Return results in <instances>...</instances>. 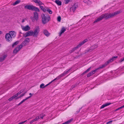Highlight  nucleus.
Instances as JSON below:
<instances>
[{"label":"nucleus","instance_id":"nucleus-1","mask_svg":"<svg viewBox=\"0 0 124 124\" xmlns=\"http://www.w3.org/2000/svg\"><path fill=\"white\" fill-rule=\"evenodd\" d=\"M120 13V11H117L112 13H107L103 14L97 18L94 22L95 23L99 21L103 18L106 20L110 18H112Z\"/></svg>","mask_w":124,"mask_h":124},{"label":"nucleus","instance_id":"nucleus-2","mask_svg":"<svg viewBox=\"0 0 124 124\" xmlns=\"http://www.w3.org/2000/svg\"><path fill=\"white\" fill-rule=\"evenodd\" d=\"M16 36V33L13 31L9 32V33L6 34L5 38L6 41L9 42H11L13 39Z\"/></svg>","mask_w":124,"mask_h":124},{"label":"nucleus","instance_id":"nucleus-3","mask_svg":"<svg viewBox=\"0 0 124 124\" xmlns=\"http://www.w3.org/2000/svg\"><path fill=\"white\" fill-rule=\"evenodd\" d=\"M39 32V26H37L35 28L34 31L31 30L27 32V33L28 36H32L34 37H36L38 36Z\"/></svg>","mask_w":124,"mask_h":124},{"label":"nucleus","instance_id":"nucleus-4","mask_svg":"<svg viewBox=\"0 0 124 124\" xmlns=\"http://www.w3.org/2000/svg\"><path fill=\"white\" fill-rule=\"evenodd\" d=\"M118 57V56H115L113 57H112V58L110 59L107 62H105V64H104L102 65L100 67L97 68V70L99 69H102L103 67L106 66L108 64L110 63L111 62H112L113 61L116 59V58Z\"/></svg>","mask_w":124,"mask_h":124},{"label":"nucleus","instance_id":"nucleus-5","mask_svg":"<svg viewBox=\"0 0 124 124\" xmlns=\"http://www.w3.org/2000/svg\"><path fill=\"white\" fill-rule=\"evenodd\" d=\"M88 41L87 39H84L77 46L73 48L72 49L70 50L69 51L70 53L71 54L74 51L76 50L78 48L82 45L84 44L85 43L87 42Z\"/></svg>","mask_w":124,"mask_h":124},{"label":"nucleus","instance_id":"nucleus-6","mask_svg":"<svg viewBox=\"0 0 124 124\" xmlns=\"http://www.w3.org/2000/svg\"><path fill=\"white\" fill-rule=\"evenodd\" d=\"M41 16L42 22L43 24H46L50 20V16L46 17L44 14H43Z\"/></svg>","mask_w":124,"mask_h":124},{"label":"nucleus","instance_id":"nucleus-7","mask_svg":"<svg viewBox=\"0 0 124 124\" xmlns=\"http://www.w3.org/2000/svg\"><path fill=\"white\" fill-rule=\"evenodd\" d=\"M24 8H25L32 11H34L37 12H39L40 11L38 8L32 5H26L25 6Z\"/></svg>","mask_w":124,"mask_h":124},{"label":"nucleus","instance_id":"nucleus-8","mask_svg":"<svg viewBox=\"0 0 124 124\" xmlns=\"http://www.w3.org/2000/svg\"><path fill=\"white\" fill-rule=\"evenodd\" d=\"M33 17L31 16L30 18L33 22H35V21H37L38 20V13L36 12H34Z\"/></svg>","mask_w":124,"mask_h":124},{"label":"nucleus","instance_id":"nucleus-9","mask_svg":"<svg viewBox=\"0 0 124 124\" xmlns=\"http://www.w3.org/2000/svg\"><path fill=\"white\" fill-rule=\"evenodd\" d=\"M23 46V45L22 43L20 45H19L15 49L13 50V53L16 54L17 52L21 49Z\"/></svg>","mask_w":124,"mask_h":124},{"label":"nucleus","instance_id":"nucleus-10","mask_svg":"<svg viewBox=\"0 0 124 124\" xmlns=\"http://www.w3.org/2000/svg\"><path fill=\"white\" fill-rule=\"evenodd\" d=\"M30 41V38H26L24 40L22 43L23 46H26L27 44Z\"/></svg>","mask_w":124,"mask_h":124},{"label":"nucleus","instance_id":"nucleus-11","mask_svg":"<svg viewBox=\"0 0 124 124\" xmlns=\"http://www.w3.org/2000/svg\"><path fill=\"white\" fill-rule=\"evenodd\" d=\"M78 7V5L77 4H75L72 7L70 8V11H72L74 12L75 10Z\"/></svg>","mask_w":124,"mask_h":124},{"label":"nucleus","instance_id":"nucleus-12","mask_svg":"<svg viewBox=\"0 0 124 124\" xmlns=\"http://www.w3.org/2000/svg\"><path fill=\"white\" fill-rule=\"evenodd\" d=\"M71 68L68 70H67L65 71L63 73L61 74L60 75V77H61L67 74L70 71V70H71Z\"/></svg>","mask_w":124,"mask_h":124},{"label":"nucleus","instance_id":"nucleus-13","mask_svg":"<svg viewBox=\"0 0 124 124\" xmlns=\"http://www.w3.org/2000/svg\"><path fill=\"white\" fill-rule=\"evenodd\" d=\"M22 29L23 31H26L30 30V28L28 25H27L22 28Z\"/></svg>","mask_w":124,"mask_h":124},{"label":"nucleus","instance_id":"nucleus-14","mask_svg":"<svg viewBox=\"0 0 124 124\" xmlns=\"http://www.w3.org/2000/svg\"><path fill=\"white\" fill-rule=\"evenodd\" d=\"M111 104V103H106L105 104L103 105L100 108L101 109L103 108H104L105 107L107 106H108L109 105Z\"/></svg>","mask_w":124,"mask_h":124},{"label":"nucleus","instance_id":"nucleus-15","mask_svg":"<svg viewBox=\"0 0 124 124\" xmlns=\"http://www.w3.org/2000/svg\"><path fill=\"white\" fill-rule=\"evenodd\" d=\"M66 30V29L64 27L62 28L61 31L59 33V36H61V35Z\"/></svg>","mask_w":124,"mask_h":124},{"label":"nucleus","instance_id":"nucleus-16","mask_svg":"<svg viewBox=\"0 0 124 124\" xmlns=\"http://www.w3.org/2000/svg\"><path fill=\"white\" fill-rule=\"evenodd\" d=\"M43 33L47 37L49 36L50 35V33L48 32V31L46 30H44Z\"/></svg>","mask_w":124,"mask_h":124},{"label":"nucleus","instance_id":"nucleus-17","mask_svg":"<svg viewBox=\"0 0 124 124\" xmlns=\"http://www.w3.org/2000/svg\"><path fill=\"white\" fill-rule=\"evenodd\" d=\"M55 2L59 6H61L62 5L61 1L59 0H56Z\"/></svg>","mask_w":124,"mask_h":124},{"label":"nucleus","instance_id":"nucleus-18","mask_svg":"<svg viewBox=\"0 0 124 124\" xmlns=\"http://www.w3.org/2000/svg\"><path fill=\"white\" fill-rule=\"evenodd\" d=\"M24 91V89H22L20 90L19 92H18L17 93L15 94L16 97H17L18 95L20 94L21 93L23 92Z\"/></svg>","mask_w":124,"mask_h":124},{"label":"nucleus","instance_id":"nucleus-19","mask_svg":"<svg viewBox=\"0 0 124 124\" xmlns=\"http://www.w3.org/2000/svg\"><path fill=\"white\" fill-rule=\"evenodd\" d=\"M91 67H90V68H89L88 69L86 70L82 74V75H83L85 74V73H86L88 72L89 71H90V69H91Z\"/></svg>","mask_w":124,"mask_h":124},{"label":"nucleus","instance_id":"nucleus-20","mask_svg":"<svg viewBox=\"0 0 124 124\" xmlns=\"http://www.w3.org/2000/svg\"><path fill=\"white\" fill-rule=\"evenodd\" d=\"M84 2L88 5H90L91 3V2L89 0L87 1L85 0L84 1Z\"/></svg>","mask_w":124,"mask_h":124},{"label":"nucleus","instance_id":"nucleus-21","mask_svg":"<svg viewBox=\"0 0 124 124\" xmlns=\"http://www.w3.org/2000/svg\"><path fill=\"white\" fill-rule=\"evenodd\" d=\"M6 57V55H4L2 57H1L0 58V62H2L3 61Z\"/></svg>","mask_w":124,"mask_h":124},{"label":"nucleus","instance_id":"nucleus-22","mask_svg":"<svg viewBox=\"0 0 124 124\" xmlns=\"http://www.w3.org/2000/svg\"><path fill=\"white\" fill-rule=\"evenodd\" d=\"M16 97V96L15 95H13V96L9 98L8 100L10 101H12L13 99H15Z\"/></svg>","mask_w":124,"mask_h":124},{"label":"nucleus","instance_id":"nucleus-23","mask_svg":"<svg viewBox=\"0 0 124 124\" xmlns=\"http://www.w3.org/2000/svg\"><path fill=\"white\" fill-rule=\"evenodd\" d=\"M78 83H76L75 84L73 85L71 87V89H73L74 88H75L78 85Z\"/></svg>","mask_w":124,"mask_h":124},{"label":"nucleus","instance_id":"nucleus-24","mask_svg":"<svg viewBox=\"0 0 124 124\" xmlns=\"http://www.w3.org/2000/svg\"><path fill=\"white\" fill-rule=\"evenodd\" d=\"M19 43V41H16L15 42H14L12 45V47H14L17 45V44H18Z\"/></svg>","mask_w":124,"mask_h":124},{"label":"nucleus","instance_id":"nucleus-25","mask_svg":"<svg viewBox=\"0 0 124 124\" xmlns=\"http://www.w3.org/2000/svg\"><path fill=\"white\" fill-rule=\"evenodd\" d=\"M97 70V69H96L95 70H92L91 71L90 73H91V74L92 75L93 74H94L96 71Z\"/></svg>","mask_w":124,"mask_h":124},{"label":"nucleus","instance_id":"nucleus-26","mask_svg":"<svg viewBox=\"0 0 124 124\" xmlns=\"http://www.w3.org/2000/svg\"><path fill=\"white\" fill-rule=\"evenodd\" d=\"M21 1L20 0H17L13 3V5H15L19 3Z\"/></svg>","mask_w":124,"mask_h":124},{"label":"nucleus","instance_id":"nucleus-27","mask_svg":"<svg viewBox=\"0 0 124 124\" xmlns=\"http://www.w3.org/2000/svg\"><path fill=\"white\" fill-rule=\"evenodd\" d=\"M40 8L43 11L45 12L46 11V9L44 8L42 6H40Z\"/></svg>","mask_w":124,"mask_h":124},{"label":"nucleus","instance_id":"nucleus-28","mask_svg":"<svg viewBox=\"0 0 124 124\" xmlns=\"http://www.w3.org/2000/svg\"><path fill=\"white\" fill-rule=\"evenodd\" d=\"M57 79V78H56L55 79H54L52 80L51 81L49 82L48 84L44 86V88L46 87L48 85H49V84H51L52 82H53V81H54L55 80Z\"/></svg>","mask_w":124,"mask_h":124},{"label":"nucleus","instance_id":"nucleus-29","mask_svg":"<svg viewBox=\"0 0 124 124\" xmlns=\"http://www.w3.org/2000/svg\"><path fill=\"white\" fill-rule=\"evenodd\" d=\"M39 119V116H37L33 120L34 122L36 121H37Z\"/></svg>","mask_w":124,"mask_h":124},{"label":"nucleus","instance_id":"nucleus-30","mask_svg":"<svg viewBox=\"0 0 124 124\" xmlns=\"http://www.w3.org/2000/svg\"><path fill=\"white\" fill-rule=\"evenodd\" d=\"M44 84L43 83H42L40 85V87L41 88H44Z\"/></svg>","mask_w":124,"mask_h":124},{"label":"nucleus","instance_id":"nucleus-31","mask_svg":"<svg viewBox=\"0 0 124 124\" xmlns=\"http://www.w3.org/2000/svg\"><path fill=\"white\" fill-rule=\"evenodd\" d=\"M31 97V96H30L27 98H26L25 99H23L22 101H23V102H24L26 100H27L28 99H29V98H30Z\"/></svg>","mask_w":124,"mask_h":124},{"label":"nucleus","instance_id":"nucleus-32","mask_svg":"<svg viewBox=\"0 0 124 124\" xmlns=\"http://www.w3.org/2000/svg\"><path fill=\"white\" fill-rule=\"evenodd\" d=\"M70 0H64V3L65 4H67L70 2Z\"/></svg>","mask_w":124,"mask_h":124},{"label":"nucleus","instance_id":"nucleus-33","mask_svg":"<svg viewBox=\"0 0 124 124\" xmlns=\"http://www.w3.org/2000/svg\"><path fill=\"white\" fill-rule=\"evenodd\" d=\"M47 11L50 14H52V12L51 11V10L50 9H47Z\"/></svg>","mask_w":124,"mask_h":124},{"label":"nucleus","instance_id":"nucleus-34","mask_svg":"<svg viewBox=\"0 0 124 124\" xmlns=\"http://www.w3.org/2000/svg\"><path fill=\"white\" fill-rule=\"evenodd\" d=\"M57 21H58L60 22L61 21V18L60 16H59L57 17Z\"/></svg>","mask_w":124,"mask_h":124},{"label":"nucleus","instance_id":"nucleus-35","mask_svg":"<svg viewBox=\"0 0 124 124\" xmlns=\"http://www.w3.org/2000/svg\"><path fill=\"white\" fill-rule=\"evenodd\" d=\"M98 47V46L97 45H95L94 46H92V47L93 48V49H94L96 48H97V47Z\"/></svg>","mask_w":124,"mask_h":124},{"label":"nucleus","instance_id":"nucleus-36","mask_svg":"<svg viewBox=\"0 0 124 124\" xmlns=\"http://www.w3.org/2000/svg\"><path fill=\"white\" fill-rule=\"evenodd\" d=\"M124 61V57L121 58L119 61L120 62H121Z\"/></svg>","mask_w":124,"mask_h":124},{"label":"nucleus","instance_id":"nucleus-37","mask_svg":"<svg viewBox=\"0 0 124 124\" xmlns=\"http://www.w3.org/2000/svg\"><path fill=\"white\" fill-rule=\"evenodd\" d=\"M87 77H90L91 76H92L91 75V73H89L88 74H87Z\"/></svg>","mask_w":124,"mask_h":124},{"label":"nucleus","instance_id":"nucleus-38","mask_svg":"<svg viewBox=\"0 0 124 124\" xmlns=\"http://www.w3.org/2000/svg\"><path fill=\"white\" fill-rule=\"evenodd\" d=\"M25 94V93H23L21 95H20V96L18 98H21V97H23V96Z\"/></svg>","mask_w":124,"mask_h":124},{"label":"nucleus","instance_id":"nucleus-39","mask_svg":"<svg viewBox=\"0 0 124 124\" xmlns=\"http://www.w3.org/2000/svg\"><path fill=\"white\" fill-rule=\"evenodd\" d=\"M122 108H122V106H121L120 107L118 108L117 109H116V110L115 111H117V110H119V109H120Z\"/></svg>","mask_w":124,"mask_h":124},{"label":"nucleus","instance_id":"nucleus-40","mask_svg":"<svg viewBox=\"0 0 124 124\" xmlns=\"http://www.w3.org/2000/svg\"><path fill=\"white\" fill-rule=\"evenodd\" d=\"M26 121H27V120H26L22 122H21L19 123L18 124H23L24 123H25V122H26Z\"/></svg>","mask_w":124,"mask_h":124},{"label":"nucleus","instance_id":"nucleus-41","mask_svg":"<svg viewBox=\"0 0 124 124\" xmlns=\"http://www.w3.org/2000/svg\"><path fill=\"white\" fill-rule=\"evenodd\" d=\"M112 120L109 121L106 123V124H111L112 122Z\"/></svg>","mask_w":124,"mask_h":124},{"label":"nucleus","instance_id":"nucleus-42","mask_svg":"<svg viewBox=\"0 0 124 124\" xmlns=\"http://www.w3.org/2000/svg\"><path fill=\"white\" fill-rule=\"evenodd\" d=\"M24 36L25 38H26V37H27L28 36V35H27V32L25 34V35H24Z\"/></svg>","mask_w":124,"mask_h":124},{"label":"nucleus","instance_id":"nucleus-43","mask_svg":"<svg viewBox=\"0 0 124 124\" xmlns=\"http://www.w3.org/2000/svg\"><path fill=\"white\" fill-rule=\"evenodd\" d=\"M81 108H80V109H79L77 111V112H76V113H75V114H77L78 113H79V112L80 111V109Z\"/></svg>","mask_w":124,"mask_h":124},{"label":"nucleus","instance_id":"nucleus-44","mask_svg":"<svg viewBox=\"0 0 124 124\" xmlns=\"http://www.w3.org/2000/svg\"><path fill=\"white\" fill-rule=\"evenodd\" d=\"M34 122V121L33 120H31V121L30 123V124H32V123H33Z\"/></svg>","mask_w":124,"mask_h":124},{"label":"nucleus","instance_id":"nucleus-45","mask_svg":"<svg viewBox=\"0 0 124 124\" xmlns=\"http://www.w3.org/2000/svg\"><path fill=\"white\" fill-rule=\"evenodd\" d=\"M44 116L42 115L40 116V118L42 119H43V117H44Z\"/></svg>","mask_w":124,"mask_h":124},{"label":"nucleus","instance_id":"nucleus-46","mask_svg":"<svg viewBox=\"0 0 124 124\" xmlns=\"http://www.w3.org/2000/svg\"><path fill=\"white\" fill-rule=\"evenodd\" d=\"M22 103L21 102H20L18 105H19L21 104Z\"/></svg>","mask_w":124,"mask_h":124},{"label":"nucleus","instance_id":"nucleus-47","mask_svg":"<svg viewBox=\"0 0 124 124\" xmlns=\"http://www.w3.org/2000/svg\"><path fill=\"white\" fill-rule=\"evenodd\" d=\"M29 94L30 95H31V96H32V94L31 93H30Z\"/></svg>","mask_w":124,"mask_h":124},{"label":"nucleus","instance_id":"nucleus-48","mask_svg":"<svg viewBox=\"0 0 124 124\" xmlns=\"http://www.w3.org/2000/svg\"><path fill=\"white\" fill-rule=\"evenodd\" d=\"M24 22V20H22V23H23V22Z\"/></svg>","mask_w":124,"mask_h":124},{"label":"nucleus","instance_id":"nucleus-49","mask_svg":"<svg viewBox=\"0 0 124 124\" xmlns=\"http://www.w3.org/2000/svg\"><path fill=\"white\" fill-rule=\"evenodd\" d=\"M2 33V32L1 31H0V34H1Z\"/></svg>","mask_w":124,"mask_h":124},{"label":"nucleus","instance_id":"nucleus-50","mask_svg":"<svg viewBox=\"0 0 124 124\" xmlns=\"http://www.w3.org/2000/svg\"><path fill=\"white\" fill-rule=\"evenodd\" d=\"M21 102L22 104L23 102L22 101H21Z\"/></svg>","mask_w":124,"mask_h":124},{"label":"nucleus","instance_id":"nucleus-51","mask_svg":"<svg viewBox=\"0 0 124 124\" xmlns=\"http://www.w3.org/2000/svg\"><path fill=\"white\" fill-rule=\"evenodd\" d=\"M122 107L123 108H124V105L122 106Z\"/></svg>","mask_w":124,"mask_h":124},{"label":"nucleus","instance_id":"nucleus-52","mask_svg":"<svg viewBox=\"0 0 124 124\" xmlns=\"http://www.w3.org/2000/svg\"><path fill=\"white\" fill-rule=\"evenodd\" d=\"M31 118H30L28 119V120H29L30 119H31Z\"/></svg>","mask_w":124,"mask_h":124},{"label":"nucleus","instance_id":"nucleus-53","mask_svg":"<svg viewBox=\"0 0 124 124\" xmlns=\"http://www.w3.org/2000/svg\"><path fill=\"white\" fill-rule=\"evenodd\" d=\"M1 46V44H0V47Z\"/></svg>","mask_w":124,"mask_h":124},{"label":"nucleus","instance_id":"nucleus-54","mask_svg":"<svg viewBox=\"0 0 124 124\" xmlns=\"http://www.w3.org/2000/svg\"><path fill=\"white\" fill-rule=\"evenodd\" d=\"M90 50H89V51H90Z\"/></svg>","mask_w":124,"mask_h":124},{"label":"nucleus","instance_id":"nucleus-55","mask_svg":"<svg viewBox=\"0 0 124 124\" xmlns=\"http://www.w3.org/2000/svg\"><path fill=\"white\" fill-rule=\"evenodd\" d=\"M41 114H40V116H41Z\"/></svg>","mask_w":124,"mask_h":124}]
</instances>
